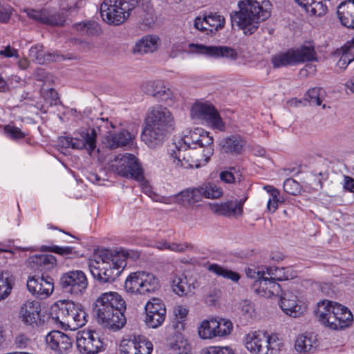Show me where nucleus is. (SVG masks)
<instances>
[{"label":"nucleus","instance_id":"14","mask_svg":"<svg viewBox=\"0 0 354 354\" xmlns=\"http://www.w3.org/2000/svg\"><path fill=\"white\" fill-rule=\"evenodd\" d=\"M119 351L120 354H151L153 344L144 336L133 335L120 341Z\"/></svg>","mask_w":354,"mask_h":354},{"label":"nucleus","instance_id":"7","mask_svg":"<svg viewBox=\"0 0 354 354\" xmlns=\"http://www.w3.org/2000/svg\"><path fill=\"white\" fill-rule=\"evenodd\" d=\"M263 268L264 267H248L245 271L249 278L255 279L252 284L253 290L259 296L266 298L279 296L281 291L280 285L270 279Z\"/></svg>","mask_w":354,"mask_h":354},{"label":"nucleus","instance_id":"22","mask_svg":"<svg viewBox=\"0 0 354 354\" xmlns=\"http://www.w3.org/2000/svg\"><path fill=\"white\" fill-rule=\"evenodd\" d=\"M267 332L254 331L248 333L244 339L247 350L252 354H266L268 353Z\"/></svg>","mask_w":354,"mask_h":354},{"label":"nucleus","instance_id":"11","mask_svg":"<svg viewBox=\"0 0 354 354\" xmlns=\"http://www.w3.org/2000/svg\"><path fill=\"white\" fill-rule=\"evenodd\" d=\"M192 118L205 121L208 126L221 131H225V123L213 105L208 102H196L191 109Z\"/></svg>","mask_w":354,"mask_h":354},{"label":"nucleus","instance_id":"42","mask_svg":"<svg viewBox=\"0 0 354 354\" xmlns=\"http://www.w3.org/2000/svg\"><path fill=\"white\" fill-rule=\"evenodd\" d=\"M113 248H97L90 258V261L97 264L111 263Z\"/></svg>","mask_w":354,"mask_h":354},{"label":"nucleus","instance_id":"56","mask_svg":"<svg viewBox=\"0 0 354 354\" xmlns=\"http://www.w3.org/2000/svg\"><path fill=\"white\" fill-rule=\"evenodd\" d=\"M234 350L228 346H211L202 349L201 354H232Z\"/></svg>","mask_w":354,"mask_h":354},{"label":"nucleus","instance_id":"20","mask_svg":"<svg viewBox=\"0 0 354 354\" xmlns=\"http://www.w3.org/2000/svg\"><path fill=\"white\" fill-rule=\"evenodd\" d=\"M26 286L33 296L41 299L48 297L54 290L52 279H45L44 277L29 276Z\"/></svg>","mask_w":354,"mask_h":354},{"label":"nucleus","instance_id":"23","mask_svg":"<svg viewBox=\"0 0 354 354\" xmlns=\"http://www.w3.org/2000/svg\"><path fill=\"white\" fill-rule=\"evenodd\" d=\"M27 16L42 24L50 26H63L65 21V17L63 14L50 13L46 10H36L30 8L24 10Z\"/></svg>","mask_w":354,"mask_h":354},{"label":"nucleus","instance_id":"36","mask_svg":"<svg viewBox=\"0 0 354 354\" xmlns=\"http://www.w3.org/2000/svg\"><path fill=\"white\" fill-rule=\"evenodd\" d=\"M203 23L208 24V30L209 32H213L222 29L224 27L225 20V18L216 13H210L203 17H198L196 18V25L202 26Z\"/></svg>","mask_w":354,"mask_h":354},{"label":"nucleus","instance_id":"45","mask_svg":"<svg viewBox=\"0 0 354 354\" xmlns=\"http://www.w3.org/2000/svg\"><path fill=\"white\" fill-rule=\"evenodd\" d=\"M200 192L202 194V198L203 197L207 198H218L221 197L223 194V189L213 183H208L203 184L199 186Z\"/></svg>","mask_w":354,"mask_h":354},{"label":"nucleus","instance_id":"59","mask_svg":"<svg viewBox=\"0 0 354 354\" xmlns=\"http://www.w3.org/2000/svg\"><path fill=\"white\" fill-rule=\"evenodd\" d=\"M299 189V183L292 178H287L283 183V189L288 194L296 195Z\"/></svg>","mask_w":354,"mask_h":354},{"label":"nucleus","instance_id":"13","mask_svg":"<svg viewBox=\"0 0 354 354\" xmlns=\"http://www.w3.org/2000/svg\"><path fill=\"white\" fill-rule=\"evenodd\" d=\"M59 284L65 292L81 295L86 291L88 283L86 274L82 271L74 270L62 274Z\"/></svg>","mask_w":354,"mask_h":354},{"label":"nucleus","instance_id":"60","mask_svg":"<svg viewBox=\"0 0 354 354\" xmlns=\"http://www.w3.org/2000/svg\"><path fill=\"white\" fill-rule=\"evenodd\" d=\"M241 310L242 314L248 318H252L254 315V308L253 304L248 301H243L241 304Z\"/></svg>","mask_w":354,"mask_h":354},{"label":"nucleus","instance_id":"53","mask_svg":"<svg viewBox=\"0 0 354 354\" xmlns=\"http://www.w3.org/2000/svg\"><path fill=\"white\" fill-rule=\"evenodd\" d=\"M208 269L210 272L222 276L224 278L231 279L233 281H238L240 278L238 273L225 269L224 267H208Z\"/></svg>","mask_w":354,"mask_h":354},{"label":"nucleus","instance_id":"62","mask_svg":"<svg viewBox=\"0 0 354 354\" xmlns=\"http://www.w3.org/2000/svg\"><path fill=\"white\" fill-rule=\"evenodd\" d=\"M12 10L10 6L0 3V22L7 23L10 19Z\"/></svg>","mask_w":354,"mask_h":354},{"label":"nucleus","instance_id":"29","mask_svg":"<svg viewBox=\"0 0 354 354\" xmlns=\"http://www.w3.org/2000/svg\"><path fill=\"white\" fill-rule=\"evenodd\" d=\"M29 57L39 64H45L50 62H59L65 59L63 55L55 53H45L43 46L39 44L30 48Z\"/></svg>","mask_w":354,"mask_h":354},{"label":"nucleus","instance_id":"6","mask_svg":"<svg viewBox=\"0 0 354 354\" xmlns=\"http://www.w3.org/2000/svg\"><path fill=\"white\" fill-rule=\"evenodd\" d=\"M55 315L53 316L57 324L64 330H75L87 322V314L80 303L70 300L60 301L55 306Z\"/></svg>","mask_w":354,"mask_h":354},{"label":"nucleus","instance_id":"39","mask_svg":"<svg viewBox=\"0 0 354 354\" xmlns=\"http://www.w3.org/2000/svg\"><path fill=\"white\" fill-rule=\"evenodd\" d=\"M15 283L14 276L8 271H0V301L11 293Z\"/></svg>","mask_w":354,"mask_h":354},{"label":"nucleus","instance_id":"5","mask_svg":"<svg viewBox=\"0 0 354 354\" xmlns=\"http://www.w3.org/2000/svg\"><path fill=\"white\" fill-rule=\"evenodd\" d=\"M315 314L322 324L333 330L344 329L353 322V314L347 307L330 300L318 302Z\"/></svg>","mask_w":354,"mask_h":354},{"label":"nucleus","instance_id":"58","mask_svg":"<svg viewBox=\"0 0 354 354\" xmlns=\"http://www.w3.org/2000/svg\"><path fill=\"white\" fill-rule=\"evenodd\" d=\"M142 192L149 196L153 201L162 203L161 198H168V196H162L156 194L151 186L147 181L142 180L140 183Z\"/></svg>","mask_w":354,"mask_h":354},{"label":"nucleus","instance_id":"32","mask_svg":"<svg viewBox=\"0 0 354 354\" xmlns=\"http://www.w3.org/2000/svg\"><path fill=\"white\" fill-rule=\"evenodd\" d=\"M141 89L145 93L162 100H166L171 93L170 89L166 88L160 80L145 82L142 84Z\"/></svg>","mask_w":354,"mask_h":354},{"label":"nucleus","instance_id":"8","mask_svg":"<svg viewBox=\"0 0 354 354\" xmlns=\"http://www.w3.org/2000/svg\"><path fill=\"white\" fill-rule=\"evenodd\" d=\"M132 5L128 0H105L100 6L101 16L111 25H120L129 17Z\"/></svg>","mask_w":354,"mask_h":354},{"label":"nucleus","instance_id":"19","mask_svg":"<svg viewBox=\"0 0 354 354\" xmlns=\"http://www.w3.org/2000/svg\"><path fill=\"white\" fill-rule=\"evenodd\" d=\"M147 325L152 328L160 326L165 319L166 308L160 299L152 298L145 305Z\"/></svg>","mask_w":354,"mask_h":354},{"label":"nucleus","instance_id":"38","mask_svg":"<svg viewBox=\"0 0 354 354\" xmlns=\"http://www.w3.org/2000/svg\"><path fill=\"white\" fill-rule=\"evenodd\" d=\"M290 267H264L265 273L272 281L289 280L295 277V273L290 272Z\"/></svg>","mask_w":354,"mask_h":354},{"label":"nucleus","instance_id":"46","mask_svg":"<svg viewBox=\"0 0 354 354\" xmlns=\"http://www.w3.org/2000/svg\"><path fill=\"white\" fill-rule=\"evenodd\" d=\"M267 345L268 350L266 354H278L283 350L284 344L283 340L275 333L269 334L267 333Z\"/></svg>","mask_w":354,"mask_h":354},{"label":"nucleus","instance_id":"35","mask_svg":"<svg viewBox=\"0 0 354 354\" xmlns=\"http://www.w3.org/2000/svg\"><path fill=\"white\" fill-rule=\"evenodd\" d=\"M159 37L156 35H146L142 37L133 48L134 53L145 54L155 51L158 45Z\"/></svg>","mask_w":354,"mask_h":354},{"label":"nucleus","instance_id":"57","mask_svg":"<svg viewBox=\"0 0 354 354\" xmlns=\"http://www.w3.org/2000/svg\"><path fill=\"white\" fill-rule=\"evenodd\" d=\"M41 93L44 99L48 102L50 105H57L59 102L58 93L54 88L47 90L41 89Z\"/></svg>","mask_w":354,"mask_h":354},{"label":"nucleus","instance_id":"15","mask_svg":"<svg viewBox=\"0 0 354 354\" xmlns=\"http://www.w3.org/2000/svg\"><path fill=\"white\" fill-rule=\"evenodd\" d=\"M41 306L39 301L28 300L20 307L19 317L26 326L37 327L45 323V315L41 313Z\"/></svg>","mask_w":354,"mask_h":354},{"label":"nucleus","instance_id":"51","mask_svg":"<svg viewBox=\"0 0 354 354\" xmlns=\"http://www.w3.org/2000/svg\"><path fill=\"white\" fill-rule=\"evenodd\" d=\"M40 250L43 252H51L62 256H69L73 254V248L69 246L42 245Z\"/></svg>","mask_w":354,"mask_h":354},{"label":"nucleus","instance_id":"9","mask_svg":"<svg viewBox=\"0 0 354 354\" xmlns=\"http://www.w3.org/2000/svg\"><path fill=\"white\" fill-rule=\"evenodd\" d=\"M160 288L159 279L152 273L138 271L131 273L126 279L124 288L128 292L145 295Z\"/></svg>","mask_w":354,"mask_h":354},{"label":"nucleus","instance_id":"10","mask_svg":"<svg viewBox=\"0 0 354 354\" xmlns=\"http://www.w3.org/2000/svg\"><path fill=\"white\" fill-rule=\"evenodd\" d=\"M112 169L118 175L131 178L136 180L143 178L142 167L133 154L124 153L118 156L115 159V163L112 165Z\"/></svg>","mask_w":354,"mask_h":354},{"label":"nucleus","instance_id":"61","mask_svg":"<svg viewBox=\"0 0 354 354\" xmlns=\"http://www.w3.org/2000/svg\"><path fill=\"white\" fill-rule=\"evenodd\" d=\"M193 245L187 243H170L169 242V250L173 252H185L187 250H192Z\"/></svg>","mask_w":354,"mask_h":354},{"label":"nucleus","instance_id":"48","mask_svg":"<svg viewBox=\"0 0 354 354\" xmlns=\"http://www.w3.org/2000/svg\"><path fill=\"white\" fill-rule=\"evenodd\" d=\"M323 0H310L309 5L304 8L306 12L314 16H322L327 11V6L323 3Z\"/></svg>","mask_w":354,"mask_h":354},{"label":"nucleus","instance_id":"37","mask_svg":"<svg viewBox=\"0 0 354 354\" xmlns=\"http://www.w3.org/2000/svg\"><path fill=\"white\" fill-rule=\"evenodd\" d=\"M270 62L274 68L297 65L292 48L273 55L271 57Z\"/></svg>","mask_w":354,"mask_h":354},{"label":"nucleus","instance_id":"27","mask_svg":"<svg viewBox=\"0 0 354 354\" xmlns=\"http://www.w3.org/2000/svg\"><path fill=\"white\" fill-rule=\"evenodd\" d=\"M122 267H89L93 278L100 283H111L122 273Z\"/></svg>","mask_w":354,"mask_h":354},{"label":"nucleus","instance_id":"43","mask_svg":"<svg viewBox=\"0 0 354 354\" xmlns=\"http://www.w3.org/2000/svg\"><path fill=\"white\" fill-rule=\"evenodd\" d=\"M198 334L203 339L215 338L214 319L203 320L198 327Z\"/></svg>","mask_w":354,"mask_h":354},{"label":"nucleus","instance_id":"21","mask_svg":"<svg viewBox=\"0 0 354 354\" xmlns=\"http://www.w3.org/2000/svg\"><path fill=\"white\" fill-rule=\"evenodd\" d=\"M172 290L180 297L192 296L198 287L196 279L187 278L185 274L173 272L171 277Z\"/></svg>","mask_w":354,"mask_h":354},{"label":"nucleus","instance_id":"55","mask_svg":"<svg viewBox=\"0 0 354 354\" xmlns=\"http://www.w3.org/2000/svg\"><path fill=\"white\" fill-rule=\"evenodd\" d=\"M219 176L223 182L232 183L236 179H239L240 174L236 171L234 167H230L229 170L221 171Z\"/></svg>","mask_w":354,"mask_h":354},{"label":"nucleus","instance_id":"63","mask_svg":"<svg viewBox=\"0 0 354 354\" xmlns=\"http://www.w3.org/2000/svg\"><path fill=\"white\" fill-rule=\"evenodd\" d=\"M12 10L10 6L0 3V22L7 23L10 19Z\"/></svg>","mask_w":354,"mask_h":354},{"label":"nucleus","instance_id":"26","mask_svg":"<svg viewBox=\"0 0 354 354\" xmlns=\"http://www.w3.org/2000/svg\"><path fill=\"white\" fill-rule=\"evenodd\" d=\"M244 203L245 200L228 201L212 205L211 209L214 213L220 216L237 217L243 214Z\"/></svg>","mask_w":354,"mask_h":354},{"label":"nucleus","instance_id":"50","mask_svg":"<svg viewBox=\"0 0 354 354\" xmlns=\"http://www.w3.org/2000/svg\"><path fill=\"white\" fill-rule=\"evenodd\" d=\"M189 44H187L183 39H174L171 43V50L169 51V57L171 58L176 57L180 53L184 51H189V53H192L189 50Z\"/></svg>","mask_w":354,"mask_h":354},{"label":"nucleus","instance_id":"4","mask_svg":"<svg viewBox=\"0 0 354 354\" xmlns=\"http://www.w3.org/2000/svg\"><path fill=\"white\" fill-rule=\"evenodd\" d=\"M240 11L231 15L232 26L236 25L245 35H252L260 21L267 19L272 5L268 0H243L239 3Z\"/></svg>","mask_w":354,"mask_h":354},{"label":"nucleus","instance_id":"40","mask_svg":"<svg viewBox=\"0 0 354 354\" xmlns=\"http://www.w3.org/2000/svg\"><path fill=\"white\" fill-rule=\"evenodd\" d=\"M316 337L313 334L300 335L297 337L295 348L300 353L310 351L315 346Z\"/></svg>","mask_w":354,"mask_h":354},{"label":"nucleus","instance_id":"41","mask_svg":"<svg viewBox=\"0 0 354 354\" xmlns=\"http://www.w3.org/2000/svg\"><path fill=\"white\" fill-rule=\"evenodd\" d=\"M174 313L175 318L173 321L172 326L179 333L185 328L188 310L183 306H177L174 308Z\"/></svg>","mask_w":354,"mask_h":354},{"label":"nucleus","instance_id":"2","mask_svg":"<svg viewBox=\"0 0 354 354\" xmlns=\"http://www.w3.org/2000/svg\"><path fill=\"white\" fill-rule=\"evenodd\" d=\"M174 126L173 115L167 108L162 105L151 106L147 111L142 139L148 147L155 148L162 143Z\"/></svg>","mask_w":354,"mask_h":354},{"label":"nucleus","instance_id":"44","mask_svg":"<svg viewBox=\"0 0 354 354\" xmlns=\"http://www.w3.org/2000/svg\"><path fill=\"white\" fill-rule=\"evenodd\" d=\"M215 337H222L230 335L233 328L232 323L226 319L214 318Z\"/></svg>","mask_w":354,"mask_h":354},{"label":"nucleus","instance_id":"18","mask_svg":"<svg viewBox=\"0 0 354 354\" xmlns=\"http://www.w3.org/2000/svg\"><path fill=\"white\" fill-rule=\"evenodd\" d=\"M189 47L191 52L216 58H226L231 61H235L238 58L236 50L227 46H207L203 44H191Z\"/></svg>","mask_w":354,"mask_h":354},{"label":"nucleus","instance_id":"16","mask_svg":"<svg viewBox=\"0 0 354 354\" xmlns=\"http://www.w3.org/2000/svg\"><path fill=\"white\" fill-rule=\"evenodd\" d=\"M44 342L46 348L55 354H68L71 352L73 345V340L71 337L56 330L47 333Z\"/></svg>","mask_w":354,"mask_h":354},{"label":"nucleus","instance_id":"49","mask_svg":"<svg viewBox=\"0 0 354 354\" xmlns=\"http://www.w3.org/2000/svg\"><path fill=\"white\" fill-rule=\"evenodd\" d=\"M28 260L33 266H54L57 263L56 257L52 254H37L30 257Z\"/></svg>","mask_w":354,"mask_h":354},{"label":"nucleus","instance_id":"1","mask_svg":"<svg viewBox=\"0 0 354 354\" xmlns=\"http://www.w3.org/2000/svg\"><path fill=\"white\" fill-rule=\"evenodd\" d=\"M214 138L202 128L189 130L178 145L169 149L170 160L177 168L205 166L214 153Z\"/></svg>","mask_w":354,"mask_h":354},{"label":"nucleus","instance_id":"64","mask_svg":"<svg viewBox=\"0 0 354 354\" xmlns=\"http://www.w3.org/2000/svg\"><path fill=\"white\" fill-rule=\"evenodd\" d=\"M12 10L10 6L0 3V22L7 23L10 19Z\"/></svg>","mask_w":354,"mask_h":354},{"label":"nucleus","instance_id":"30","mask_svg":"<svg viewBox=\"0 0 354 354\" xmlns=\"http://www.w3.org/2000/svg\"><path fill=\"white\" fill-rule=\"evenodd\" d=\"M337 13L344 26L354 29V0L342 2L337 7Z\"/></svg>","mask_w":354,"mask_h":354},{"label":"nucleus","instance_id":"34","mask_svg":"<svg viewBox=\"0 0 354 354\" xmlns=\"http://www.w3.org/2000/svg\"><path fill=\"white\" fill-rule=\"evenodd\" d=\"M140 257L138 251L128 250L122 247L113 248V255L111 257V262L113 266H124L127 264V260L131 259L136 261Z\"/></svg>","mask_w":354,"mask_h":354},{"label":"nucleus","instance_id":"52","mask_svg":"<svg viewBox=\"0 0 354 354\" xmlns=\"http://www.w3.org/2000/svg\"><path fill=\"white\" fill-rule=\"evenodd\" d=\"M321 93H323V97H324L326 93L324 89L321 88H312L306 93V100L311 104L320 106L322 104Z\"/></svg>","mask_w":354,"mask_h":354},{"label":"nucleus","instance_id":"28","mask_svg":"<svg viewBox=\"0 0 354 354\" xmlns=\"http://www.w3.org/2000/svg\"><path fill=\"white\" fill-rule=\"evenodd\" d=\"M296 64L317 62L318 57L313 41H306L298 48H292Z\"/></svg>","mask_w":354,"mask_h":354},{"label":"nucleus","instance_id":"33","mask_svg":"<svg viewBox=\"0 0 354 354\" xmlns=\"http://www.w3.org/2000/svg\"><path fill=\"white\" fill-rule=\"evenodd\" d=\"M105 143L110 149L129 146L133 143V136L127 131L110 133L106 137Z\"/></svg>","mask_w":354,"mask_h":354},{"label":"nucleus","instance_id":"24","mask_svg":"<svg viewBox=\"0 0 354 354\" xmlns=\"http://www.w3.org/2000/svg\"><path fill=\"white\" fill-rule=\"evenodd\" d=\"M160 199L162 203L165 204L178 203L185 205H193L201 201L203 198L198 187L187 189L176 195L168 196V198H161Z\"/></svg>","mask_w":354,"mask_h":354},{"label":"nucleus","instance_id":"17","mask_svg":"<svg viewBox=\"0 0 354 354\" xmlns=\"http://www.w3.org/2000/svg\"><path fill=\"white\" fill-rule=\"evenodd\" d=\"M303 299L290 292H284L280 297L279 306L282 311L292 317H299L307 310V305Z\"/></svg>","mask_w":354,"mask_h":354},{"label":"nucleus","instance_id":"25","mask_svg":"<svg viewBox=\"0 0 354 354\" xmlns=\"http://www.w3.org/2000/svg\"><path fill=\"white\" fill-rule=\"evenodd\" d=\"M80 137L81 138L66 137L64 140L67 146L72 149H86L89 153H91L96 147L97 134L95 130L92 129L86 132L83 131L81 133Z\"/></svg>","mask_w":354,"mask_h":354},{"label":"nucleus","instance_id":"3","mask_svg":"<svg viewBox=\"0 0 354 354\" xmlns=\"http://www.w3.org/2000/svg\"><path fill=\"white\" fill-rule=\"evenodd\" d=\"M95 309L97 322L103 327L118 330L124 326L126 304L118 292L102 293L96 299Z\"/></svg>","mask_w":354,"mask_h":354},{"label":"nucleus","instance_id":"12","mask_svg":"<svg viewBox=\"0 0 354 354\" xmlns=\"http://www.w3.org/2000/svg\"><path fill=\"white\" fill-rule=\"evenodd\" d=\"M76 345L82 354H97L104 349L100 335L93 330H82L76 335Z\"/></svg>","mask_w":354,"mask_h":354},{"label":"nucleus","instance_id":"54","mask_svg":"<svg viewBox=\"0 0 354 354\" xmlns=\"http://www.w3.org/2000/svg\"><path fill=\"white\" fill-rule=\"evenodd\" d=\"M3 131L8 138L14 140L23 139L26 136V133L19 128L10 124L6 125L3 127Z\"/></svg>","mask_w":354,"mask_h":354},{"label":"nucleus","instance_id":"31","mask_svg":"<svg viewBox=\"0 0 354 354\" xmlns=\"http://www.w3.org/2000/svg\"><path fill=\"white\" fill-rule=\"evenodd\" d=\"M245 144L246 140L243 136L234 134L223 138L220 145L225 153L241 154Z\"/></svg>","mask_w":354,"mask_h":354},{"label":"nucleus","instance_id":"47","mask_svg":"<svg viewBox=\"0 0 354 354\" xmlns=\"http://www.w3.org/2000/svg\"><path fill=\"white\" fill-rule=\"evenodd\" d=\"M352 48H354V38L342 48L343 53L337 63V68L345 70L348 65L354 60V57H352L348 52Z\"/></svg>","mask_w":354,"mask_h":354}]
</instances>
